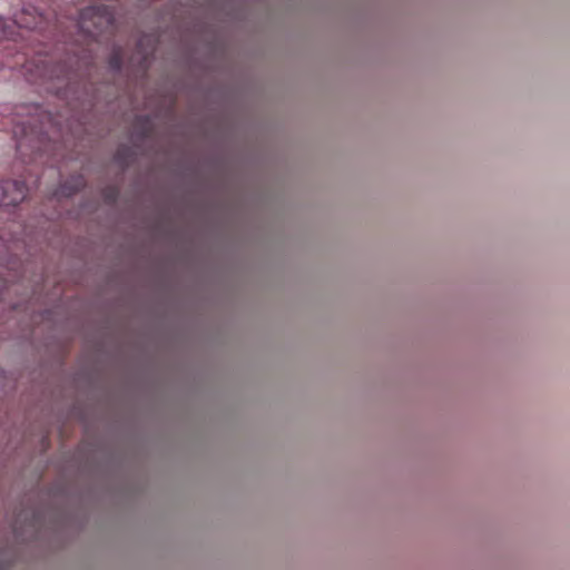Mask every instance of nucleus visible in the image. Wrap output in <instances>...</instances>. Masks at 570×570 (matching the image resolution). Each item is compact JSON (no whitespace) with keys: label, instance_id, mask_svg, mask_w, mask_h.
I'll return each instance as SVG.
<instances>
[{"label":"nucleus","instance_id":"20e7f679","mask_svg":"<svg viewBox=\"0 0 570 570\" xmlns=\"http://www.w3.org/2000/svg\"><path fill=\"white\" fill-rule=\"evenodd\" d=\"M28 72H30L28 79L29 81L37 82L40 80H52L55 78L59 79L61 73L63 72L60 67H52L45 61L39 62H28L26 66Z\"/></svg>","mask_w":570,"mask_h":570},{"label":"nucleus","instance_id":"7ed1b4c3","mask_svg":"<svg viewBox=\"0 0 570 570\" xmlns=\"http://www.w3.org/2000/svg\"><path fill=\"white\" fill-rule=\"evenodd\" d=\"M28 188L20 180H1L0 181V206H17L27 196Z\"/></svg>","mask_w":570,"mask_h":570},{"label":"nucleus","instance_id":"0eeeda50","mask_svg":"<svg viewBox=\"0 0 570 570\" xmlns=\"http://www.w3.org/2000/svg\"><path fill=\"white\" fill-rule=\"evenodd\" d=\"M116 191L115 190H109L106 195V198L110 202H114L116 199Z\"/></svg>","mask_w":570,"mask_h":570},{"label":"nucleus","instance_id":"f03ea898","mask_svg":"<svg viewBox=\"0 0 570 570\" xmlns=\"http://www.w3.org/2000/svg\"><path fill=\"white\" fill-rule=\"evenodd\" d=\"M10 14L11 24L0 17V40L12 37L13 27L37 29L41 28L45 22L43 14L30 3H22L20 10L12 11Z\"/></svg>","mask_w":570,"mask_h":570},{"label":"nucleus","instance_id":"f257e3e1","mask_svg":"<svg viewBox=\"0 0 570 570\" xmlns=\"http://www.w3.org/2000/svg\"><path fill=\"white\" fill-rule=\"evenodd\" d=\"M78 28L85 35L98 38L114 29L115 16L106 6H90L79 13Z\"/></svg>","mask_w":570,"mask_h":570},{"label":"nucleus","instance_id":"39448f33","mask_svg":"<svg viewBox=\"0 0 570 570\" xmlns=\"http://www.w3.org/2000/svg\"><path fill=\"white\" fill-rule=\"evenodd\" d=\"M86 184L85 177L82 175L71 176L70 179L66 180L60 187L56 190L55 195L57 197H70L77 191H79Z\"/></svg>","mask_w":570,"mask_h":570},{"label":"nucleus","instance_id":"423d86ee","mask_svg":"<svg viewBox=\"0 0 570 570\" xmlns=\"http://www.w3.org/2000/svg\"><path fill=\"white\" fill-rule=\"evenodd\" d=\"M124 57L121 51H115L112 57L110 58V68L114 70H119L122 66Z\"/></svg>","mask_w":570,"mask_h":570}]
</instances>
